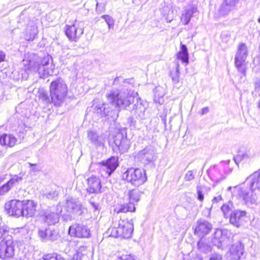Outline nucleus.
Segmentation results:
<instances>
[{
  "label": "nucleus",
  "instance_id": "nucleus-1",
  "mask_svg": "<svg viewBox=\"0 0 260 260\" xmlns=\"http://www.w3.org/2000/svg\"><path fill=\"white\" fill-rule=\"evenodd\" d=\"M107 98L108 103L98 105L94 109L95 112L99 114L101 117L107 116L115 118L118 117L121 109H126L135 99L125 87L111 91L107 94Z\"/></svg>",
  "mask_w": 260,
  "mask_h": 260
},
{
  "label": "nucleus",
  "instance_id": "nucleus-2",
  "mask_svg": "<svg viewBox=\"0 0 260 260\" xmlns=\"http://www.w3.org/2000/svg\"><path fill=\"white\" fill-rule=\"evenodd\" d=\"M260 190V171L247 177L244 183L235 187L234 192L246 204H254L257 200L256 191Z\"/></svg>",
  "mask_w": 260,
  "mask_h": 260
},
{
  "label": "nucleus",
  "instance_id": "nucleus-3",
  "mask_svg": "<svg viewBox=\"0 0 260 260\" xmlns=\"http://www.w3.org/2000/svg\"><path fill=\"white\" fill-rule=\"evenodd\" d=\"M68 92L67 85L61 78H57L50 85V95L52 103L59 106L64 101Z\"/></svg>",
  "mask_w": 260,
  "mask_h": 260
},
{
  "label": "nucleus",
  "instance_id": "nucleus-4",
  "mask_svg": "<svg viewBox=\"0 0 260 260\" xmlns=\"http://www.w3.org/2000/svg\"><path fill=\"white\" fill-rule=\"evenodd\" d=\"M113 224V226L110 228L108 230V233L110 236L123 239L131 237L134 231L133 220L130 221L120 220L118 223L115 222Z\"/></svg>",
  "mask_w": 260,
  "mask_h": 260
},
{
  "label": "nucleus",
  "instance_id": "nucleus-5",
  "mask_svg": "<svg viewBox=\"0 0 260 260\" xmlns=\"http://www.w3.org/2000/svg\"><path fill=\"white\" fill-rule=\"evenodd\" d=\"M122 177L137 187L143 184L147 180L145 170L139 168H128L123 173Z\"/></svg>",
  "mask_w": 260,
  "mask_h": 260
},
{
  "label": "nucleus",
  "instance_id": "nucleus-6",
  "mask_svg": "<svg viewBox=\"0 0 260 260\" xmlns=\"http://www.w3.org/2000/svg\"><path fill=\"white\" fill-rule=\"evenodd\" d=\"M61 212V206L58 205L43 210L41 213V217L42 220L48 224H55L59 221Z\"/></svg>",
  "mask_w": 260,
  "mask_h": 260
},
{
  "label": "nucleus",
  "instance_id": "nucleus-7",
  "mask_svg": "<svg viewBox=\"0 0 260 260\" xmlns=\"http://www.w3.org/2000/svg\"><path fill=\"white\" fill-rule=\"evenodd\" d=\"M114 145L112 149L117 153L122 154L128 151L130 147V141L126 134L121 132L117 133L113 137Z\"/></svg>",
  "mask_w": 260,
  "mask_h": 260
},
{
  "label": "nucleus",
  "instance_id": "nucleus-8",
  "mask_svg": "<svg viewBox=\"0 0 260 260\" xmlns=\"http://www.w3.org/2000/svg\"><path fill=\"white\" fill-rule=\"evenodd\" d=\"M100 165L101 175L104 177H108L118 166V157L112 156L105 161H102Z\"/></svg>",
  "mask_w": 260,
  "mask_h": 260
},
{
  "label": "nucleus",
  "instance_id": "nucleus-9",
  "mask_svg": "<svg viewBox=\"0 0 260 260\" xmlns=\"http://www.w3.org/2000/svg\"><path fill=\"white\" fill-rule=\"evenodd\" d=\"M239 0H224L220 5L216 8L214 17L216 18L226 16L231 11L234 10Z\"/></svg>",
  "mask_w": 260,
  "mask_h": 260
},
{
  "label": "nucleus",
  "instance_id": "nucleus-10",
  "mask_svg": "<svg viewBox=\"0 0 260 260\" xmlns=\"http://www.w3.org/2000/svg\"><path fill=\"white\" fill-rule=\"evenodd\" d=\"M22 202L17 200H12L5 205V211L10 216L19 217L22 215Z\"/></svg>",
  "mask_w": 260,
  "mask_h": 260
},
{
  "label": "nucleus",
  "instance_id": "nucleus-11",
  "mask_svg": "<svg viewBox=\"0 0 260 260\" xmlns=\"http://www.w3.org/2000/svg\"><path fill=\"white\" fill-rule=\"evenodd\" d=\"M15 254V244L13 239H7L6 242H0V258L6 259L13 257Z\"/></svg>",
  "mask_w": 260,
  "mask_h": 260
},
{
  "label": "nucleus",
  "instance_id": "nucleus-12",
  "mask_svg": "<svg viewBox=\"0 0 260 260\" xmlns=\"http://www.w3.org/2000/svg\"><path fill=\"white\" fill-rule=\"evenodd\" d=\"M247 56V48L245 44L241 43L239 44L237 52L235 58L236 67L243 74H245V69L242 68V64Z\"/></svg>",
  "mask_w": 260,
  "mask_h": 260
},
{
  "label": "nucleus",
  "instance_id": "nucleus-13",
  "mask_svg": "<svg viewBox=\"0 0 260 260\" xmlns=\"http://www.w3.org/2000/svg\"><path fill=\"white\" fill-rule=\"evenodd\" d=\"M137 158L143 164H148L155 160V150L152 146L149 145L140 151Z\"/></svg>",
  "mask_w": 260,
  "mask_h": 260
},
{
  "label": "nucleus",
  "instance_id": "nucleus-14",
  "mask_svg": "<svg viewBox=\"0 0 260 260\" xmlns=\"http://www.w3.org/2000/svg\"><path fill=\"white\" fill-rule=\"evenodd\" d=\"M38 236L42 241H56L59 238V235L53 228L49 226L41 227L38 230Z\"/></svg>",
  "mask_w": 260,
  "mask_h": 260
},
{
  "label": "nucleus",
  "instance_id": "nucleus-15",
  "mask_svg": "<svg viewBox=\"0 0 260 260\" xmlns=\"http://www.w3.org/2000/svg\"><path fill=\"white\" fill-rule=\"evenodd\" d=\"M230 232L226 229H217L214 233L212 244L218 248H223V245L227 242Z\"/></svg>",
  "mask_w": 260,
  "mask_h": 260
},
{
  "label": "nucleus",
  "instance_id": "nucleus-16",
  "mask_svg": "<svg viewBox=\"0 0 260 260\" xmlns=\"http://www.w3.org/2000/svg\"><path fill=\"white\" fill-rule=\"evenodd\" d=\"M69 234L78 238H88L90 237V230L85 225L75 223L70 226Z\"/></svg>",
  "mask_w": 260,
  "mask_h": 260
},
{
  "label": "nucleus",
  "instance_id": "nucleus-17",
  "mask_svg": "<svg viewBox=\"0 0 260 260\" xmlns=\"http://www.w3.org/2000/svg\"><path fill=\"white\" fill-rule=\"evenodd\" d=\"M64 29L66 35L69 39L75 42L83 34L84 31L83 27H80L79 25L77 26L76 21L72 25H66Z\"/></svg>",
  "mask_w": 260,
  "mask_h": 260
},
{
  "label": "nucleus",
  "instance_id": "nucleus-18",
  "mask_svg": "<svg viewBox=\"0 0 260 260\" xmlns=\"http://www.w3.org/2000/svg\"><path fill=\"white\" fill-rule=\"evenodd\" d=\"M65 208L68 212L74 215H80L83 212V207L80 201L72 198L67 200Z\"/></svg>",
  "mask_w": 260,
  "mask_h": 260
},
{
  "label": "nucleus",
  "instance_id": "nucleus-19",
  "mask_svg": "<svg viewBox=\"0 0 260 260\" xmlns=\"http://www.w3.org/2000/svg\"><path fill=\"white\" fill-rule=\"evenodd\" d=\"M87 187L86 189L89 193L99 194L103 192L100 179L95 176H92L87 179Z\"/></svg>",
  "mask_w": 260,
  "mask_h": 260
},
{
  "label": "nucleus",
  "instance_id": "nucleus-20",
  "mask_svg": "<svg viewBox=\"0 0 260 260\" xmlns=\"http://www.w3.org/2000/svg\"><path fill=\"white\" fill-rule=\"evenodd\" d=\"M212 229L211 223L204 219H199L197 222V226L194 229V234L201 238L208 234Z\"/></svg>",
  "mask_w": 260,
  "mask_h": 260
},
{
  "label": "nucleus",
  "instance_id": "nucleus-21",
  "mask_svg": "<svg viewBox=\"0 0 260 260\" xmlns=\"http://www.w3.org/2000/svg\"><path fill=\"white\" fill-rule=\"evenodd\" d=\"M246 213L244 211L235 210L230 214V222L234 226L239 228L244 224L246 218Z\"/></svg>",
  "mask_w": 260,
  "mask_h": 260
},
{
  "label": "nucleus",
  "instance_id": "nucleus-22",
  "mask_svg": "<svg viewBox=\"0 0 260 260\" xmlns=\"http://www.w3.org/2000/svg\"><path fill=\"white\" fill-rule=\"evenodd\" d=\"M132 96V95L130 94ZM134 98V102H132V103H134L133 108L130 110L131 114L134 116H136L137 118H139L140 119L144 118V112L146 110V108L142 104L141 100L138 99L137 97Z\"/></svg>",
  "mask_w": 260,
  "mask_h": 260
},
{
  "label": "nucleus",
  "instance_id": "nucleus-23",
  "mask_svg": "<svg viewBox=\"0 0 260 260\" xmlns=\"http://www.w3.org/2000/svg\"><path fill=\"white\" fill-rule=\"evenodd\" d=\"M22 202V216L26 218L32 217L36 211L37 204L33 201L25 200Z\"/></svg>",
  "mask_w": 260,
  "mask_h": 260
},
{
  "label": "nucleus",
  "instance_id": "nucleus-24",
  "mask_svg": "<svg viewBox=\"0 0 260 260\" xmlns=\"http://www.w3.org/2000/svg\"><path fill=\"white\" fill-rule=\"evenodd\" d=\"M49 58H44L40 63L37 65V71L40 78L45 79L53 73L52 69L49 68Z\"/></svg>",
  "mask_w": 260,
  "mask_h": 260
},
{
  "label": "nucleus",
  "instance_id": "nucleus-25",
  "mask_svg": "<svg viewBox=\"0 0 260 260\" xmlns=\"http://www.w3.org/2000/svg\"><path fill=\"white\" fill-rule=\"evenodd\" d=\"M230 251V260H239L244 253V245L241 241H238L232 245Z\"/></svg>",
  "mask_w": 260,
  "mask_h": 260
},
{
  "label": "nucleus",
  "instance_id": "nucleus-26",
  "mask_svg": "<svg viewBox=\"0 0 260 260\" xmlns=\"http://www.w3.org/2000/svg\"><path fill=\"white\" fill-rule=\"evenodd\" d=\"M140 196L141 192L137 189H127L124 191L123 199L124 201L135 205V203L139 201Z\"/></svg>",
  "mask_w": 260,
  "mask_h": 260
},
{
  "label": "nucleus",
  "instance_id": "nucleus-27",
  "mask_svg": "<svg viewBox=\"0 0 260 260\" xmlns=\"http://www.w3.org/2000/svg\"><path fill=\"white\" fill-rule=\"evenodd\" d=\"M22 180V178L14 175L9 181L0 187V196H3L8 192L16 183Z\"/></svg>",
  "mask_w": 260,
  "mask_h": 260
},
{
  "label": "nucleus",
  "instance_id": "nucleus-28",
  "mask_svg": "<svg viewBox=\"0 0 260 260\" xmlns=\"http://www.w3.org/2000/svg\"><path fill=\"white\" fill-rule=\"evenodd\" d=\"M197 11V8L193 5L187 6L184 10V12L182 14L181 21L183 24H187L192 16V15Z\"/></svg>",
  "mask_w": 260,
  "mask_h": 260
},
{
  "label": "nucleus",
  "instance_id": "nucleus-29",
  "mask_svg": "<svg viewBox=\"0 0 260 260\" xmlns=\"http://www.w3.org/2000/svg\"><path fill=\"white\" fill-rule=\"evenodd\" d=\"M17 142V139L11 134H3L0 137V144L13 147Z\"/></svg>",
  "mask_w": 260,
  "mask_h": 260
},
{
  "label": "nucleus",
  "instance_id": "nucleus-30",
  "mask_svg": "<svg viewBox=\"0 0 260 260\" xmlns=\"http://www.w3.org/2000/svg\"><path fill=\"white\" fill-rule=\"evenodd\" d=\"M87 138L90 142V143L95 147L100 146L103 145V142L100 137L97 133L92 130L88 131Z\"/></svg>",
  "mask_w": 260,
  "mask_h": 260
},
{
  "label": "nucleus",
  "instance_id": "nucleus-31",
  "mask_svg": "<svg viewBox=\"0 0 260 260\" xmlns=\"http://www.w3.org/2000/svg\"><path fill=\"white\" fill-rule=\"evenodd\" d=\"M177 58L180 60L185 65L188 63V53L187 48L185 45L181 44V50L177 54Z\"/></svg>",
  "mask_w": 260,
  "mask_h": 260
},
{
  "label": "nucleus",
  "instance_id": "nucleus-32",
  "mask_svg": "<svg viewBox=\"0 0 260 260\" xmlns=\"http://www.w3.org/2000/svg\"><path fill=\"white\" fill-rule=\"evenodd\" d=\"M136 210L135 205L132 203H124L116 207L114 211L117 213H126L127 212H134Z\"/></svg>",
  "mask_w": 260,
  "mask_h": 260
},
{
  "label": "nucleus",
  "instance_id": "nucleus-33",
  "mask_svg": "<svg viewBox=\"0 0 260 260\" xmlns=\"http://www.w3.org/2000/svg\"><path fill=\"white\" fill-rule=\"evenodd\" d=\"M7 239L10 240L13 239L12 236L9 235L8 228L6 226H0V239H2L1 242L4 241L6 242Z\"/></svg>",
  "mask_w": 260,
  "mask_h": 260
},
{
  "label": "nucleus",
  "instance_id": "nucleus-34",
  "mask_svg": "<svg viewBox=\"0 0 260 260\" xmlns=\"http://www.w3.org/2000/svg\"><path fill=\"white\" fill-rule=\"evenodd\" d=\"M39 98L45 104H48L52 103L51 97L49 98L47 92L43 89H41L39 91Z\"/></svg>",
  "mask_w": 260,
  "mask_h": 260
},
{
  "label": "nucleus",
  "instance_id": "nucleus-35",
  "mask_svg": "<svg viewBox=\"0 0 260 260\" xmlns=\"http://www.w3.org/2000/svg\"><path fill=\"white\" fill-rule=\"evenodd\" d=\"M197 247L201 251L205 253H207L211 250V247L204 243L201 239L198 241Z\"/></svg>",
  "mask_w": 260,
  "mask_h": 260
},
{
  "label": "nucleus",
  "instance_id": "nucleus-36",
  "mask_svg": "<svg viewBox=\"0 0 260 260\" xmlns=\"http://www.w3.org/2000/svg\"><path fill=\"white\" fill-rule=\"evenodd\" d=\"M179 64L178 61L176 62V71L174 73L171 72L170 76H171L173 82L174 83H177L179 82Z\"/></svg>",
  "mask_w": 260,
  "mask_h": 260
},
{
  "label": "nucleus",
  "instance_id": "nucleus-37",
  "mask_svg": "<svg viewBox=\"0 0 260 260\" xmlns=\"http://www.w3.org/2000/svg\"><path fill=\"white\" fill-rule=\"evenodd\" d=\"M254 90L252 91V94L254 96H260V79L256 78L254 82Z\"/></svg>",
  "mask_w": 260,
  "mask_h": 260
},
{
  "label": "nucleus",
  "instance_id": "nucleus-38",
  "mask_svg": "<svg viewBox=\"0 0 260 260\" xmlns=\"http://www.w3.org/2000/svg\"><path fill=\"white\" fill-rule=\"evenodd\" d=\"M43 260H64V258L60 254L54 253L45 255Z\"/></svg>",
  "mask_w": 260,
  "mask_h": 260
},
{
  "label": "nucleus",
  "instance_id": "nucleus-39",
  "mask_svg": "<svg viewBox=\"0 0 260 260\" xmlns=\"http://www.w3.org/2000/svg\"><path fill=\"white\" fill-rule=\"evenodd\" d=\"M44 196L49 200H56L58 198V192L56 190H52L45 193Z\"/></svg>",
  "mask_w": 260,
  "mask_h": 260
},
{
  "label": "nucleus",
  "instance_id": "nucleus-40",
  "mask_svg": "<svg viewBox=\"0 0 260 260\" xmlns=\"http://www.w3.org/2000/svg\"><path fill=\"white\" fill-rule=\"evenodd\" d=\"M101 17L105 20V21L108 25L109 29H110L114 25V21L109 15H102Z\"/></svg>",
  "mask_w": 260,
  "mask_h": 260
},
{
  "label": "nucleus",
  "instance_id": "nucleus-41",
  "mask_svg": "<svg viewBox=\"0 0 260 260\" xmlns=\"http://www.w3.org/2000/svg\"><path fill=\"white\" fill-rule=\"evenodd\" d=\"M221 210L222 211L224 217L225 218L229 217L230 216V212L231 211V208L229 205L224 204L221 207Z\"/></svg>",
  "mask_w": 260,
  "mask_h": 260
},
{
  "label": "nucleus",
  "instance_id": "nucleus-42",
  "mask_svg": "<svg viewBox=\"0 0 260 260\" xmlns=\"http://www.w3.org/2000/svg\"><path fill=\"white\" fill-rule=\"evenodd\" d=\"M240 154L243 160H247V159H251L253 158L255 155L254 153L250 151V150Z\"/></svg>",
  "mask_w": 260,
  "mask_h": 260
},
{
  "label": "nucleus",
  "instance_id": "nucleus-43",
  "mask_svg": "<svg viewBox=\"0 0 260 260\" xmlns=\"http://www.w3.org/2000/svg\"><path fill=\"white\" fill-rule=\"evenodd\" d=\"M194 175L192 171L189 170L185 174L184 176V180L185 181H190L193 180Z\"/></svg>",
  "mask_w": 260,
  "mask_h": 260
},
{
  "label": "nucleus",
  "instance_id": "nucleus-44",
  "mask_svg": "<svg viewBox=\"0 0 260 260\" xmlns=\"http://www.w3.org/2000/svg\"><path fill=\"white\" fill-rule=\"evenodd\" d=\"M106 4L105 3H96V11L100 14L103 12L105 9Z\"/></svg>",
  "mask_w": 260,
  "mask_h": 260
},
{
  "label": "nucleus",
  "instance_id": "nucleus-45",
  "mask_svg": "<svg viewBox=\"0 0 260 260\" xmlns=\"http://www.w3.org/2000/svg\"><path fill=\"white\" fill-rule=\"evenodd\" d=\"M197 190L198 194V199L201 202L203 201L204 199V194L203 193L201 187L200 186H198L197 187Z\"/></svg>",
  "mask_w": 260,
  "mask_h": 260
},
{
  "label": "nucleus",
  "instance_id": "nucleus-46",
  "mask_svg": "<svg viewBox=\"0 0 260 260\" xmlns=\"http://www.w3.org/2000/svg\"><path fill=\"white\" fill-rule=\"evenodd\" d=\"M222 255L218 253H214L211 255L209 260H222Z\"/></svg>",
  "mask_w": 260,
  "mask_h": 260
},
{
  "label": "nucleus",
  "instance_id": "nucleus-47",
  "mask_svg": "<svg viewBox=\"0 0 260 260\" xmlns=\"http://www.w3.org/2000/svg\"><path fill=\"white\" fill-rule=\"evenodd\" d=\"M211 207L206 208L202 212L204 216L210 217L211 215Z\"/></svg>",
  "mask_w": 260,
  "mask_h": 260
},
{
  "label": "nucleus",
  "instance_id": "nucleus-48",
  "mask_svg": "<svg viewBox=\"0 0 260 260\" xmlns=\"http://www.w3.org/2000/svg\"><path fill=\"white\" fill-rule=\"evenodd\" d=\"M89 204L91 206L92 209H93V211H99V204L92 202L91 200L89 201Z\"/></svg>",
  "mask_w": 260,
  "mask_h": 260
},
{
  "label": "nucleus",
  "instance_id": "nucleus-49",
  "mask_svg": "<svg viewBox=\"0 0 260 260\" xmlns=\"http://www.w3.org/2000/svg\"><path fill=\"white\" fill-rule=\"evenodd\" d=\"M28 164L30 167H32V168L31 169L32 171H34V172L40 171L41 170V167H37V165L36 164H32V163L29 162Z\"/></svg>",
  "mask_w": 260,
  "mask_h": 260
},
{
  "label": "nucleus",
  "instance_id": "nucleus-50",
  "mask_svg": "<svg viewBox=\"0 0 260 260\" xmlns=\"http://www.w3.org/2000/svg\"><path fill=\"white\" fill-rule=\"evenodd\" d=\"M234 160L237 165H238L242 160H243L240 153L234 157Z\"/></svg>",
  "mask_w": 260,
  "mask_h": 260
},
{
  "label": "nucleus",
  "instance_id": "nucleus-51",
  "mask_svg": "<svg viewBox=\"0 0 260 260\" xmlns=\"http://www.w3.org/2000/svg\"><path fill=\"white\" fill-rule=\"evenodd\" d=\"M118 260H134L131 255H123Z\"/></svg>",
  "mask_w": 260,
  "mask_h": 260
},
{
  "label": "nucleus",
  "instance_id": "nucleus-52",
  "mask_svg": "<svg viewBox=\"0 0 260 260\" xmlns=\"http://www.w3.org/2000/svg\"><path fill=\"white\" fill-rule=\"evenodd\" d=\"M222 200V197L221 196H218V197H214L212 199V202L213 203H217L219 201H221Z\"/></svg>",
  "mask_w": 260,
  "mask_h": 260
},
{
  "label": "nucleus",
  "instance_id": "nucleus-53",
  "mask_svg": "<svg viewBox=\"0 0 260 260\" xmlns=\"http://www.w3.org/2000/svg\"><path fill=\"white\" fill-rule=\"evenodd\" d=\"M5 58V53L2 51H0V62L3 61Z\"/></svg>",
  "mask_w": 260,
  "mask_h": 260
},
{
  "label": "nucleus",
  "instance_id": "nucleus-54",
  "mask_svg": "<svg viewBox=\"0 0 260 260\" xmlns=\"http://www.w3.org/2000/svg\"><path fill=\"white\" fill-rule=\"evenodd\" d=\"M209 112V108L208 107H204L202 108V112H201V115H203L204 114H207Z\"/></svg>",
  "mask_w": 260,
  "mask_h": 260
},
{
  "label": "nucleus",
  "instance_id": "nucleus-55",
  "mask_svg": "<svg viewBox=\"0 0 260 260\" xmlns=\"http://www.w3.org/2000/svg\"><path fill=\"white\" fill-rule=\"evenodd\" d=\"M221 37L222 39H224L225 38H229L230 37V34L228 32H224L222 33Z\"/></svg>",
  "mask_w": 260,
  "mask_h": 260
},
{
  "label": "nucleus",
  "instance_id": "nucleus-56",
  "mask_svg": "<svg viewBox=\"0 0 260 260\" xmlns=\"http://www.w3.org/2000/svg\"><path fill=\"white\" fill-rule=\"evenodd\" d=\"M5 152L3 150H0V157L4 156Z\"/></svg>",
  "mask_w": 260,
  "mask_h": 260
},
{
  "label": "nucleus",
  "instance_id": "nucleus-57",
  "mask_svg": "<svg viewBox=\"0 0 260 260\" xmlns=\"http://www.w3.org/2000/svg\"><path fill=\"white\" fill-rule=\"evenodd\" d=\"M4 181V177L3 176H0V183Z\"/></svg>",
  "mask_w": 260,
  "mask_h": 260
},
{
  "label": "nucleus",
  "instance_id": "nucleus-58",
  "mask_svg": "<svg viewBox=\"0 0 260 260\" xmlns=\"http://www.w3.org/2000/svg\"><path fill=\"white\" fill-rule=\"evenodd\" d=\"M36 34H37V33H36V31H35V30H34V32H33V34H32V38H34V37H35V36L36 35Z\"/></svg>",
  "mask_w": 260,
  "mask_h": 260
},
{
  "label": "nucleus",
  "instance_id": "nucleus-59",
  "mask_svg": "<svg viewBox=\"0 0 260 260\" xmlns=\"http://www.w3.org/2000/svg\"><path fill=\"white\" fill-rule=\"evenodd\" d=\"M133 119V117H129V120H131V121L132 122Z\"/></svg>",
  "mask_w": 260,
  "mask_h": 260
},
{
  "label": "nucleus",
  "instance_id": "nucleus-60",
  "mask_svg": "<svg viewBox=\"0 0 260 260\" xmlns=\"http://www.w3.org/2000/svg\"><path fill=\"white\" fill-rule=\"evenodd\" d=\"M258 21H259V22L260 23V18H259V19H258Z\"/></svg>",
  "mask_w": 260,
  "mask_h": 260
}]
</instances>
